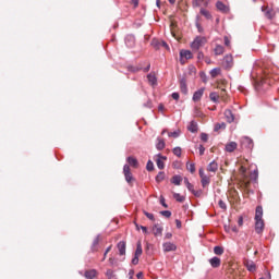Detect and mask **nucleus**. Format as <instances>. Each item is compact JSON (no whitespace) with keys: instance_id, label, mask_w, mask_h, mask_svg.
I'll list each match as a JSON object with an SVG mask.
<instances>
[{"instance_id":"44","label":"nucleus","mask_w":279,"mask_h":279,"mask_svg":"<svg viewBox=\"0 0 279 279\" xmlns=\"http://www.w3.org/2000/svg\"><path fill=\"white\" fill-rule=\"evenodd\" d=\"M136 230H142L144 234H148L147 227L145 226H138V223L135 222Z\"/></svg>"},{"instance_id":"20","label":"nucleus","mask_w":279,"mask_h":279,"mask_svg":"<svg viewBox=\"0 0 279 279\" xmlns=\"http://www.w3.org/2000/svg\"><path fill=\"white\" fill-rule=\"evenodd\" d=\"M180 58L181 60L182 58H185V60H191L193 58V52H191L190 50H181Z\"/></svg>"},{"instance_id":"53","label":"nucleus","mask_w":279,"mask_h":279,"mask_svg":"<svg viewBox=\"0 0 279 279\" xmlns=\"http://www.w3.org/2000/svg\"><path fill=\"white\" fill-rule=\"evenodd\" d=\"M203 193H204V191H202V190H198V191L194 190L192 195H194V197H202Z\"/></svg>"},{"instance_id":"17","label":"nucleus","mask_w":279,"mask_h":279,"mask_svg":"<svg viewBox=\"0 0 279 279\" xmlns=\"http://www.w3.org/2000/svg\"><path fill=\"white\" fill-rule=\"evenodd\" d=\"M199 14L204 16L207 21H213V14L210 11L206 10L205 8H201Z\"/></svg>"},{"instance_id":"23","label":"nucleus","mask_w":279,"mask_h":279,"mask_svg":"<svg viewBox=\"0 0 279 279\" xmlns=\"http://www.w3.org/2000/svg\"><path fill=\"white\" fill-rule=\"evenodd\" d=\"M99 239H101V234H97L96 238L94 239L90 246L92 252H97V245H99Z\"/></svg>"},{"instance_id":"55","label":"nucleus","mask_w":279,"mask_h":279,"mask_svg":"<svg viewBox=\"0 0 279 279\" xmlns=\"http://www.w3.org/2000/svg\"><path fill=\"white\" fill-rule=\"evenodd\" d=\"M198 151H199V156H204V154L206 151V147H204V145L199 144Z\"/></svg>"},{"instance_id":"36","label":"nucleus","mask_w":279,"mask_h":279,"mask_svg":"<svg viewBox=\"0 0 279 279\" xmlns=\"http://www.w3.org/2000/svg\"><path fill=\"white\" fill-rule=\"evenodd\" d=\"M201 184L203 186V189H206V186H208V184H210V178L208 177H203L201 179Z\"/></svg>"},{"instance_id":"18","label":"nucleus","mask_w":279,"mask_h":279,"mask_svg":"<svg viewBox=\"0 0 279 279\" xmlns=\"http://www.w3.org/2000/svg\"><path fill=\"white\" fill-rule=\"evenodd\" d=\"M225 117L228 123H234V113H232V110L230 109L225 110Z\"/></svg>"},{"instance_id":"5","label":"nucleus","mask_w":279,"mask_h":279,"mask_svg":"<svg viewBox=\"0 0 279 279\" xmlns=\"http://www.w3.org/2000/svg\"><path fill=\"white\" fill-rule=\"evenodd\" d=\"M263 230H265V221L263 219H255L256 234H263Z\"/></svg>"},{"instance_id":"30","label":"nucleus","mask_w":279,"mask_h":279,"mask_svg":"<svg viewBox=\"0 0 279 279\" xmlns=\"http://www.w3.org/2000/svg\"><path fill=\"white\" fill-rule=\"evenodd\" d=\"M246 269L251 272L256 271V264L253 260L246 262Z\"/></svg>"},{"instance_id":"57","label":"nucleus","mask_w":279,"mask_h":279,"mask_svg":"<svg viewBox=\"0 0 279 279\" xmlns=\"http://www.w3.org/2000/svg\"><path fill=\"white\" fill-rule=\"evenodd\" d=\"M160 204L163 206V208H169V205L165 202V196H160Z\"/></svg>"},{"instance_id":"39","label":"nucleus","mask_w":279,"mask_h":279,"mask_svg":"<svg viewBox=\"0 0 279 279\" xmlns=\"http://www.w3.org/2000/svg\"><path fill=\"white\" fill-rule=\"evenodd\" d=\"M173 197L175 198L177 202H179L180 204H182L186 197L182 196L180 193H174Z\"/></svg>"},{"instance_id":"45","label":"nucleus","mask_w":279,"mask_h":279,"mask_svg":"<svg viewBox=\"0 0 279 279\" xmlns=\"http://www.w3.org/2000/svg\"><path fill=\"white\" fill-rule=\"evenodd\" d=\"M218 206L219 208H221L222 210H228V205L226 204V202H223V199H220L218 202Z\"/></svg>"},{"instance_id":"63","label":"nucleus","mask_w":279,"mask_h":279,"mask_svg":"<svg viewBox=\"0 0 279 279\" xmlns=\"http://www.w3.org/2000/svg\"><path fill=\"white\" fill-rule=\"evenodd\" d=\"M197 60H204V52L199 51L197 53Z\"/></svg>"},{"instance_id":"33","label":"nucleus","mask_w":279,"mask_h":279,"mask_svg":"<svg viewBox=\"0 0 279 279\" xmlns=\"http://www.w3.org/2000/svg\"><path fill=\"white\" fill-rule=\"evenodd\" d=\"M143 254V244H141V241L136 243V250L134 256H141Z\"/></svg>"},{"instance_id":"11","label":"nucleus","mask_w":279,"mask_h":279,"mask_svg":"<svg viewBox=\"0 0 279 279\" xmlns=\"http://www.w3.org/2000/svg\"><path fill=\"white\" fill-rule=\"evenodd\" d=\"M180 90L183 95H189V86L186 85V77L180 78Z\"/></svg>"},{"instance_id":"32","label":"nucleus","mask_w":279,"mask_h":279,"mask_svg":"<svg viewBox=\"0 0 279 279\" xmlns=\"http://www.w3.org/2000/svg\"><path fill=\"white\" fill-rule=\"evenodd\" d=\"M255 219H263V206H257L255 209Z\"/></svg>"},{"instance_id":"21","label":"nucleus","mask_w":279,"mask_h":279,"mask_svg":"<svg viewBox=\"0 0 279 279\" xmlns=\"http://www.w3.org/2000/svg\"><path fill=\"white\" fill-rule=\"evenodd\" d=\"M153 230H154L155 236H162V230H163L162 226L158 223L154 225Z\"/></svg>"},{"instance_id":"59","label":"nucleus","mask_w":279,"mask_h":279,"mask_svg":"<svg viewBox=\"0 0 279 279\" xmlns=\"http://www.w3.org/2000/svg\"><path fill=\"white\" fill-rule=\"evenodd\" d=\"M132 265H138V256L134 255V257L131 260Z\"/></svg>"},{"instance_id":"3","label":"nucleus","mask_w":279,"mask_h":279,"mask_svg":"<svg viewBox=\"0 0 279 279\" xmlns=\"http://www.w3.org/2000/svg\"><path fill=\"white\" fill-rule=\"evenodd\" d=\"M123 173L128 184H132V182H134V175H132V172L130 171V165L123 166Z\"/></svg>"},{"instance_id":"58","label":"nucleus","mask_w":279,"mask_h":279,"mask_svg":"<svg viewBox=\"0 0 279 279\" xmlns=\"http://www.w3.org/2000/svg\"><path fill=\"white\" fill-rule=\"evenodd\" d=\"M110 250H112V245L108 246L104 253V258L102 260H106V256H108V253L110 252Z\"/></svg>"},{"instance_id":"10","label":"nucleus","mask_w":279,"mask_h":279,"mask_svg":"<svg viewBox=\"0 0 279 279\" xmlns=\"http://www.w3.org/2000/svg\"><path fill=\"white\" fill-rule=\"evenodd\" d=\"M204 90H206V88L201 87L199 89L194 92L193 97H192L193 101H202V97H204Z\"/></svg>"},{"instance_id":"6","label":"nucleus","mask_w":279,"mask_h":279,"mask_svg":"<svg viewBox=\"0 0 279 279\" xmlns=\"http://www.w3.org/2000/svg\"><path fill=\"white\" fill-rule=\"evenodd\" d=\"M241 144L246 149H254V141L247 136L242 138Z\"/></svg>"},{"instance_id":"43","label":"nucleus","mask_w":279,"mask_h":279,"mask_svg":"<svg viewBox=\"0 0 279 279\" xmlns=\"http://www.w3.org/2000/svg\"><path fill=\"white\" fill-rule=\"evenodd\" d=\"M219 73H221V69L219 68H214L211 71H210V76L211 77H217L219 75Z\"/></svg>"},{"instance_id":"61","label":"nucleus","mask_w":279,"mask_h":279,"mask_svg":"<svg viewBox=\"0 0 279 279\" xmlns=\"http://www.w3.org/2000/svg\"><path fill=\"white\" fill-rule=\"evenodd\" d=\"M187 191H190V193H193L195 191V186L190 183V185L186 186Z\"/></svg>"},{"instance_id":"34","label":"nucleus","mask_w":279,"mask_h":279,"mask_svg":"<svg viewBox=\"0 0 279 279\" xmlns=\"http://www.w3.org/2000/svg\"><path fill=\"white\" fill-rule=\"evenodd\" d=\"M165 178H166L165 171H160L156 175L155 181L157 182V184H160V182H162L165 180Z\"/></svg>"},{"instance_id":"27","label":"nucleus","mask_w":279,"mask_h":279,"mask_svg":"<svg viewBox=\"0 0 279 279\" xmlns=\"http://www.w3.org/2000/svg\"><path fill=\"white\" fill-rule=\"evenodd\" d=\"M223 51H226V49L223 48V46L221 45H216L214 52L215 56H223Z\"/></svg>"},{"instance_id":"7","label":"nucleus","mask_w":279,"mask_h":279,"mask_svg":"<svg viewBox=\"0 0 279 279\" xmlns=\"http://www.w3.org/2000/svg\"><path fill=\"white\" fill-rule=\"evenodd\" d=\"M216 8L219 12H222V14H228V12H230V8L226 5V3H223L222 1H217Z\"/></svg>"},{"instance_id":"37","label":"nucleus","mask_w":279,"mask_h":279,"mask_svg":"<svg viewBox=\"0 0 279 279\" xmlns=\"http://www.w3.org/2000/svg\"><path fill=\"white\" fill-rule=\"evenodd\" d=\"M219 130H226V123L225 122L215 124L214 132H219Z\"/></svg>"},{"instance_id":"62","label":"nucleus","mask_w":279,"mask_h":279,"mask_svg":"<svg viewBox=\"0 0 279 279\" xmlns=\"http://www.w3.org/2000/svg\"><path fill=\"white\" fill-rule=\"evenodd\" d=\"M129 279H134V269L129 270Z\"/></svg>"},{"instance_id":"35","label":"nucleus","mask_w":279,"mask_h":279,"mask_svg":"<svg viewBox=\"0 0 279 279\" xmlns=\"http://www.w3.org/2000/svg\"><path fill=\"white\" fill-rule=\"evenodd\" d=\"M209 99L214 102V104H219V95H217V93L211 92L209 94Z\"/></svg>"},{"instance_id":"2","label":"nucleus","mask_w":279,"mask_h":279,"mask_svg":"<svg viewBox=\"0 0 279 279\" xmlns=\"http://www.w3.org/2000/svg\"><path fill=\"white\" fill-rule=\"evenodd\" d=\"M206 43V37L196 36L191 44V49H193V51H199V48L204 47Z\"/></svg>"},{"instance_id":"9","label":"nucleus","mask_w":279,"mask_h":279,"mask_svg":"<svg viewBox=\"0 0 279 279\" xmlns=\"http://www.w3.org/2000/svg\"><path fill=\"white\" fill-rule=\"evenodd\" d=\"M124 43H125L126 47L132 49L134 47V45H136V37H134V35H128L124 38Z\"/></svg>"},{"instance_id":"38","label":"nucleus","mask_w":279,"mask_h":279,"mask_svg":"<svg viewBox=\"0 0 279 279\" xmlns=\"http://www.w3.org/2000/svg\"><path fill=\"white\" fill-rule=\"evenodd\" d=\"M128 71H130L131 73H138V71H143V68L134 66V65H128Z\"/></svg>"},{"instance_id":"54","label":"nucleus","mask_w":279,"mask_h":279,"mask_svg":"<svg viewBox=\"0 0 279 279\" xmlns=\"http://www.w3.org/2000/svg\"><path fill=\"white\" fill-rule=\"evenodd\" d=\"M201 141H203V143H208V134L201 133Z\"/></svg>"},{"instance_id":"25","label":"nucleus","mask_w":279,"mask_h":279,"mask_svg":"<svg viewBox=\"0 0 279 279\" xmlns=\"http://www.w3.org/2000/svg\"><path fill=\"white\" fill-rule=\"evenodd\" d=\"M171 183L175 186H180V184H182V177L180 174L173 175L171 179Z\"/></svg>"},{"instance_id":"16","label":"nucleus","mask_w":279,"mask_h":279,"mask_svg":"<svg viewBox=\"0 0 279 279\" xmlns=\"http://www.w3.org/2000/svg\"><path fill=\"white\" fill-rule=\"evenodd\" d=\"M155 147L158 151H162V149H165L166 147L165 140H162L161 137H157Z\"/></svg>"},{"instance_id":"19","label":"nucleus","mask_w":279,"mask_h":279,"mask_svg":"<svg viewBox=\"0 0 279 279\" xmlns=\"http://www.w3.org/2000/svg\"><path fill=\"white\" fill-rule=\"evenodd\" d=\"M117 247L119 250V255L120 256H125V241H120L118 244H117Z\"/></svg>"},{"instance_id":"12","label":"nucleus","mask_w":279,"mask_h":279,"mask_svg":"<svg viewBox=\"0 0 279 279\" xmlns=\"http://www.w3.org/2000/svg\"><path fill=\"white\" fill-rule=\"evenodd\" d=\"M209 265L213 267V269H217L221 267V258L215 256L209 259Z\"/></svg>"},{"instance_id":"56","label":"nucleus","mask_w":279,"mask_h":279,"mask_svg":"<svg viewBox=\"0 0 279 279\" xmlns=\"http://www.w3.org/2000/svg\"><path fill=\"white\" fill-rule=\"evenodd\" d=\"M172 99H174V101H178L180 99V94L178 92H174L171 94Z\"/></svg>"},{"instance_id":"26","label":"nucleus","mask_w":279,"mask_h":279,"mask_svg":"<svg viewBox=\"0 0 279 279\" xmlns=\"http://www.w3.org/2000/svg\"><path fill=\"white\" fill-rule=\"evenodd\" d=\"M96 276H97V270H95V269H90V270L85 271V278L86 279H95Z\"/></svg>"},{"instance_id":"24","label":"nucleus","mask_w":279,"mask_h":279,"mask_svg":"<svg viewBox=\"0 0 279 279\" xmlns=\"http://www.w3.org/2000/svg\"><path fill=\"white\" fill-rule=\"evenodd\" d=\"M236 149V142H230L226 145V151H229V154H232Z\"/></svg>"},{"instance_id":"41","label":"nucleus","mask_w":279,"mask_h":279,"mask_svg":"<svg viewBox=\"0 0 279 279\" xmlns=\"http://www.w3.org/2000/svg\"><path fill=\"white\" fill-rule=\"evenodd\" d=\"M172 154H174V156L180 158L182 156V148L180 146L174 147L172 150Z\"/></svg>"},{"instance_id":"42","label":"nucleus","mask_w":279,"mask_h":279,"mask_svg":"<svg viewBox=\"0 0 279 279\" xmlns=\"http://www.w3.org/2000/svg\"><path fill=\"white\" fill-rule=\"evenodd\" d=\"M251 180H253V182H258V169L253 170L251 173Z\"/></svg>"},{"instance_id":"60","label":"nucleus","mask_w":279,"mask_h":279,"mask_svg":"<svg viewBox=\"0 0 279 279\" xmlns=\"http://www.w3.org/2000/svg\"><path fill=\"white\" fill-rule=\"evenodd\" d=\"M198 175H199L201 179L207 177V175L204 173V169H203V168H201V169L198 170Z\"/></svg>"},{"instance_id":"46","label":"nucleus","mask_w":279,"mask_h":279,"mask_svg":"<svg viewBox=\"0 0 279 279\" xmlns=\"http://www.w3.org/2000/svg\"><path fill=\"white\" fill-rule=\"evenodd\" d=\"M186 169L190 171V173H195V163H186Z\"/></svg>"},{"instance_id":"52","label":"nucleus","mask_w":279,"mask_h":279,"mask_svg":"<svg viewBox=\"0 0 279 279\" xmlns=\"http://www.w3.org/2000/svg\"><path fill=\"white\" fill-rule=\"evenodd\" d=\"M160 215H162V217H166V219H169V217H171V210H162L160 211Z\"/></svg>"},{"instance_id":"15","label":"nucleus","mask_w":279,"mask_h":279,"mask_svg":"<svg viewBox=\"0 0 279 279\" xmlns=\"http://www.w3.org/2000/svg\"><path fill=\"white\" fill-rule=\"evenodd\" d=\"M219 169V163L217 161L213 160L208 166H207V171L210 173H217V170Z\"/></svg>"},{"instance_id":"13","label":"nucleus","mask_w":279,"mask_h":279,"mask_svg":"<svg viewBox=\"0 0 279 279\" xmlns=\"http://www.w3.org/2000/svg\"><path fill=\"white\" fill-rule=\"evenodd\" d=\"M198 130H199V126L197 125V122H195V120H192L187 125V131L191 132L192 134H197Z\"/></svg>"},{"instance_id":"31","label":"nucleus","mask_w":279,"mask_h":279,"mask_svg":"<svg viewBox=\"0 0 279 279\" xmlns=\"http://www.w3.org/2000/svg\"><path fill=\"white\" fill-rule=\"evenodd\" d=\"M151 47H154V49L158 50L160 49V47H162V44L159 39L154 38L150 43Z\"/></svg>"},{"instance_id":"50","label":"nucleus","mask_w":279,"mask_h":279,"mask_svg":"<svg viewBox=\"0 0 279 279\" xmlns=\"http://www.w3.org/2000/svg\"><path fill=\"white\" fill-rule=\"evenodd\" d=\"M146 169L148 171H154V161L148 160L147 163H146Z\"/></svg>"},{"instance_id":"47","label":"nucleus","mask_w":279,"mask_h":279,"mask_svg":"<svg viewBox=\"0 0 279 279\" xmlns=\"http://www.w3.org/2000/svg\"><path fill=\"white\" fill-rule=\"evenodd\" d=\"M144 215H145V217H147V219H149L150 221H156V218L154 217V214L144 210Z\"/></svg>"},{"instance_id":"4","label":"nucleus","mask_w":279,"mask_h":279,"mask_svg":"<svg viewBox=\"0 0 279 279\" xmlns=\"http://www.w3.org/2000/svg\"><path fill=\"white\" fill-rule=\"evenodd\" d=\"M222 65L225 66V69L229 70L232 69V66H234V59L232 57V54H227L223 60H222Z\"/></svg>"},{"instance_id":"49","label":"nucleus","mask_w":279,"mask_h":279,"mask_svg":"<svg viewBox=\"0 0 279 279\" xmlns=\"http://www.w3.org/2000/svg\"><path fill=\"white\" fill-rule=\"evenodd\" d=\"M168 136L172 138H178L180 136V131L170 132L168 133Z\"/></svg>"},{"instance_id":"14","label":"nucleus","mask_w":279,"mask_h":279,"mask_svg":"<svg viewBox=\"0 0 279 279\" xmlns=\"http://www.w3.org/2000/svg\"><path fill=\"white\" fill-rule=\"evenodd\" d=\"M157 157L158 158L156 160V163L158 169H165V161L162 160H167V156H162L161 154H158Z\"/></svg>"},{"instance_id":"28","label":"nucleus","mask_w":279,"mask_h":279,"mask_svg":"<svg viewBox=\"0 0 279 279\" xmlns=\"http://www.w3.org/2000/svg\"><path fill=\"white\" fill-rule=\"evenodd\" d=\"M195 27L197 28L198 34H204V27L199 24V15L195 17Z\"/></svg>"},{"instance_id":"48","label":"nucleus","mask_w":279,"mask_h":279,"mask_svg":"<svg viewBox=\"0 0 279 279\" xmlns=\"http://www.w3.org/2000/svg\"><path fill=\"white\" fill-rule=\"evenodd\" d=\"M204 0H193L194 8H202Z\"/></svg>"},{"instance_id":"40","label":"nucleus","mask_w":279,"mask_h":279,"mask_svg":"<svg viewBox=\"0 0 279 279\" xmlns=\"http://www.w3.org/2000/svg\"><path fill=\"white\" fill-rule=\"evenodd\" d=\"M214 254H216V256H221L223 254V247L222 246H215L214 247Z\"/></svg>"},{"instance_id":"29","label":"nucleus","mask_w":279,"mask_h":279,"mask_svg":"<svg viewBox=\"0 0 279 279\" xmlns=\"http://www.w3.org/2000/svg\"><path fill=\"white\" fill-rule=\"evenodd\" d=\"M147 80L151 86H156V84H158V78L154 74H147Z\"/></svg>"},{"instance_id":"22","label":"nucleus","mask_w":279,"mask_h":279,"mask_svg":"<svg viewBox=\"0 0 279 279\" xmlns=\"http://www.w3.org/2000/svg\"><path fill=\"white\" fill-rule=\"evenodd\" d=\"M126 162L130 165V167H134V169H136V167H138V159H136L132 156H129L126 158Z\"/></svg>"},{"instance_id":"51","label":"nucleus","mask_w":279,"mask_h":279,"mask_svg":"<svg viewBox=\"0 0 279 279\" xmlns=\"http://www.w3.org/2000/svg\"><path fill=\"white\" fill-rule=\"evenodd\" d=\"M106 276L108 279H112V278H114V271L112 269H108L106 271Z\"/></svg>"},{"instance_id":"1","label":"nucleus","mask_w":279,"mask_h":279,"mask_svg":"<svg viewBox=\"0 0 279 279\" xmlns=\"http://www.w3.org/2000/svg\"><path fill=\"white\" fill-rule=\"evenodd\" d=\"M259 66L262 68V73H263V77H262V82L263 84H271V82H269V78L271 77V65L265 63L264 61L259 62Z\"/></svg>"},{"instance_id":"8","label":"nucleus","mask_w":279,"mask_h":279,"mask_svg":"<svg viewBox=\"0 0 279 279\" xmlns=\"http://www.w3.org/2000/svg\"><path fill=\"white\" fill-rule=\"evenodd\" d=\"M163 252H175L178 250V246L173 242H165L162 244Z\"/></svg>"},{"instance_id":"64","label":"nucleus","mask_w":279,"mask_h":279,"mask_svg":"<svg viewBox=\"0 0 279 279\" xmlns=\"http://www.w3.org/2000/svg\"><path fill=\"white\" fill-rule=\"evenodd\" d=\"M238 226H243V216H240L238 219Z\"/></svg>"}]
</instances>
